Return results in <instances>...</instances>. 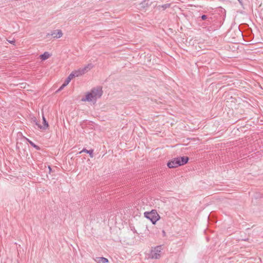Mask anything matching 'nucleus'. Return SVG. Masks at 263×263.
I'll list each match as a JSON object with an SVG mask.
<instances>
[{"label":"nucleus","instance_id":"obj_1","mask_svg":"<svg viewBox=\"0 0 263 263\" xmlns=\"http://www.w3.org/2000/svg\"><path fill=\"white\" fill-rule=\"evenodd\" d=\"M102 93L103 91L101 87L94 88L87 93L85 98L82 99V101L95 103L96 100L101 97Z\"/></svg>","mask_w":263,"mask_h":263},{"label":"nucleus","instance_id":"obj_2","mask_svg":"<svg viewBox=\"0 0 263 263\" xmlns=\"http://www.w3.org/2000/svg\"><path fill=\"white\" fill-rule=\"evenodd\" d=\"M144 216L149 219L153 224L156 222L160 218V216L157 213L156 210H153L151 212H145L144 213Z\"/></svg>","mask_w":263,"mask_h":263},{"label":"nucleus","instance_id":"obj_3","mask_svg":"<svg viewBox=\"0 0 263 263\" xmlns=\"http://www.w3.org/2000/svg\"><path fill=\"white\" fill-rule=\"evenodd\" d=\"M162 250L161 246H158L152 250L151 256L152 258L158 259L160 257Z\"/></svg>","mask_w":263,"mask_h":263},{"label":"nucleus","instance_id":"obj_4","mask_svg":"<svg viewBox=\"0 0 263 263\" xmlns=\"http://www.w3.org/2000/svg\"><path fill=\"white\" fill-rule=\"evenodd\" d=\"M179 166H180V163L178 158H174L167 163V166L169 168H175Z\"/></svg>","mask_w":263,"mask_h":263},{"label":"nucleus","instance_id":"obj_5","mask_svg":"<svg viewBox=\"0 0 263 263\" xmlns=\"http://www.w3.org/2000/svg\"><path fill=\"white\" fill-rule=\"evenodd\" d=\"M50 34H48L47 35H49ZM54 38L59 39L63 35L62 31L61 30H55L52 32L50 34Z\"/></svg>","mask_w":263,"mask_h":263},{"label":"nucleus","instance_id":"obj_6","mask_svg":"<svg viewBox=\"0 0 263 263\" xmlns=\"http://www.w3.org/2000/svg\"><path fill=\"white\" fill-rule=\"evenodd\" d=\"M43 125L41 126L37 122H35V124L40 128L42 129H46L48 127V123L46 121L45 117L43 116Z\"/></svg>","mask_w":263,"mask_h":263},{"label":"nucleus","instance_id":"obj_7","mask_svg":"<svg viewBox=\"0 0 263 263\" xmlns=\"http://www.w3.org/2000/svg\"><path fill=\"white\" fill-rule=\"evenodd\" d=\"M178 158L179 160V163H180V165H182L186 164L189 160V158L185 156L178 157Z\"/></svg>","mask_w":263,"mask_h":263},{"label":"nucleus","instance_id":"obj_8","mask_svg":"<svg viewBox=\"0 0 263 263\" xmlns=\"http://www.w3.org/2000/svg\"><path fill=\"white\" fill-rule=\"evenodd\" d=\"M95 261L97 263H107V262H108V260L105 257H97L95 259Z\"/></svg>","mask_w":263,"mask_h":263},{"label":"nucleus","instance_id":"obj_9","mask_svg":"<svg viewBox=\"0 0 263 263\" xmlns=\"http://www.w3.org/2000/svg\"><path fill=\"white\" fill-rule=\"evenodd\" d=\"M93 67V65L91 64H89L85 66L84 68H81L82 73L84 74L88 70L91 69Z\"/></svg>","mask_w":263,"mask_h":263},{"label":"nucleus","instance_id":"obj_10","mask_svg":"<svg viewBox=\"0 0 263 263\" xmlns=\"http://www.w3.org/2000/svg\"><path fill=\"white\" fill-rule=\"evenodd\" d=\"M93 67V65L91 64H89L85 66L84 68H81L82 73L84 74L88 70L91 69Z\"/></svg>","mask_w":263,"mask_h":263},{"label":"nucleus","instance_id":"obj_11","mask_svg":"<svg viewBox=\"0 0 263 263\" xmlns=\"http://www.w3.org/2000/svg\"><path fill=\"white\" fill-rule=\"evenodd\" d=\"M71 73L73 74V77H79L83 74V73H82L81 68L78 69V70L73 71Z\"/></svg>","mask_w":263,"mask_h":263},{"label":"nucleus","instance_id":"obj_12","mask_svg":"<svg viewBox=\"0 0 263 263\" xmlns=\"http://www.w3.org/2000/svg\"><path fill=\"white\" fill-rule=\"evenodd\" d=\"M83 152H85V153H86L87 154H89V156H90V157L91 158H93V149L87 150L86 148H83L82 149V151H81L80 152V153H82Z\"/></svg>","mask_w":263,"mask_h":263},{"label":"nucleus","instance_id":"obj_13","mask_svg":"<svg viewBox=\"0 0 263 263\" xmlns=\"http://www.w3.org/2000/svg\"><path fill=\"white\" fill-rule=\"evenodd\" d=\"M50 57V55L48 52H45L43 54H41L40 57L42 60H46Z\"/></svg>","mask_w":263,"mask_h":263},{"label":"nucleus","instance_id":"obj_14","mask_svg":"<svg viewBox=\"0 0 263 263\" xmlns=\"http://www.w3.org/2000/svg\"><path fill=\"white\" fill-rule=\"evenodd\" d=\"M74 77L73 76V74H72L71 73H70L69 76L67 78V79H66L65 81L64 82V83L68 85L69 84V83L70 82V81L72 79H73Z\"/></svg>","mask_w":263,"mask_h":263},{"label":"nucleus","instance_id":"obj_15","mask_svg":"<svg viewBox=\"0 0 263 263\" xmlns=\"http://www.w3.org/2000/svg\"><path fill=\"white\" fill-rule=\"evenodd\" d=\"M170 6H171V4H166L163 5L162 6H159V7H161L163 9V10H165V9L170 7Z\"/></svg>","mask_w":263,"mask_h":263},{"label":"nucleus","instance_id":"obj_16","mask_svg":"<svg viewBox=\"0 0 263 263\" xmlns=\"http://www.w3.org/2000/svg\"><path fill=\"white\" fill-rule=\"evenodd\" d=\"M29 143H30V144L33 146V147H34L35 148H36V149L37 150H39L40 149V147L38 146L37 145H36V144H35L33 142H32L31 141H29Z\"/></svg>","mask_w":263,"mask_h":263},{"label":"nucleus","instance_id":"obj_17","mask_svg":"<svg viewBox=\"0 0 263 263\" xmlns=\"http://www.w3.org/2000/svg\"><path fill=\"white\" fill-rule=\"evenodd\" d=\"M67 85L65 83H64L62 86L59 88V89L57 90V92L58 91H61V90H62L66 86H67Z\"/></svg>","mask_w":263,"mask_h":263},{"label":"nucleus","instance_id":"obj_18","mask_svg":"<svg viewBox=\"0 0 263 263\" xmlns=\"http://www.w3.org/2000/svg\"><path fill=\"white\" fill-rule=\"evenodd\" d=\"M201 18L202 20H205L207 18V16L206 15H202L201 16Z\"/></svg>","mask_w":263,"mask_h":263},{"label":"nucleus","instance_id":"obj_19","mask_svg":"<svg viewBox=\"0 0 263 263\" xmlns=\"http://www.w3.org/2000/svg\"><path fill=\"white\" fill-rule=\"evenodd\" d=\"M11 44H14L15 43V41L14 40H7Z\"/></svg>","mask_w":263,"mask_h":263}]
</instances>
